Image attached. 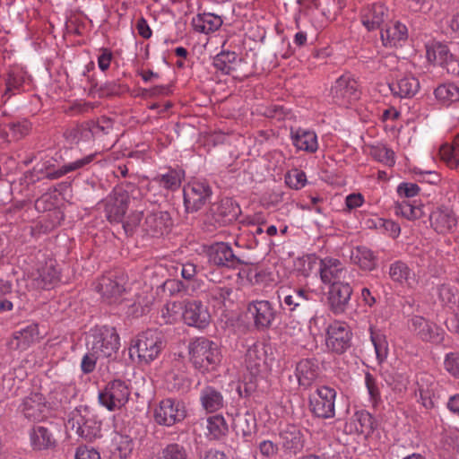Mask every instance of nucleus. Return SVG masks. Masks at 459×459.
I'll list each match as a JSON object with an SVG mask.
<instances>
[{"instance_id": "21", "label": "nucleus", "mask_w": 459, "mask_h": 459, "mask_svg": "<svg viewBox=\"0 0 459 459\" xmlns=\"http://www.w3.org/2000/svg\"><path fill=\"white\" fill-rule=\"evenodd\" d=\"M409 327L423 341L439 343L443 341V330L437 325L426 321L420 316H413L410 320Z\"/></svg>"}, {"instance_id": "24", "label": "nucleus", "mask_w": 459, "mask_h": 459, "mask_svg": "<svg viewBox=\"0 0 459 459\" xmlns=\"http://www.w3.org/2000/svg\"><path fill=\"white\" fill-rule=\"evenodd\" d=\"M376 428L377 423L374 417L365 410L356 411L346 423L347 431L365 437L371 435Z\"/></svg>"}, {"instance_id": "6", "label": "nucleus", "mask_w": 459, "mask_h": 459, "mask_svg": "<svg viewBox=\"0 0 459 459\" xmlns=\"http://www.w3.org/2000/svg\"><path fill=\"white\" fill-rule=\"evenodd\" d=\"M162 347L160 337L153 331L139 334L129 349L130 357L136 356L140 362L148 363L158 356Z\"/></svg>"}, {"instance_id": "15", "label": "nucleus", "mask_w": 459, "mask_h": 459, "mask_svg": "<svg viewBox=\"0 0 459 459\" xmlns=\"http://www.w3.org/2000/svg\"><path fill=\"white\" fill-rule=\"evenodd\" d=\"M183 321L189 326L204 329L210 325L211 314L202 301L188 300L184 303Z\"/></svg>"}, {"instance_id": "13", "label": "nucleus", "mask_w": 459, "mask_h": 459, "mask_svg": "<svg viewBox=\"0 0 459 459\" xmlns=\"http://www.w3.org/2000/svg\"><path fill=\"white\" fill-rule=\"evenodd\" d=\"M331 94L335 103L340 106H348L359 98L358 82L350 75H342L332 86Z\"/></svg>"}, {"instance_id": "41", "label": "nucleus", "mask_w": 459, "mask_h": 459, "mask_svg": "<svg viewBox=\"0 0 459 459\" xmlns=\"http://www.w3.org/2000/svg\"><path fill=\"white\" fill-rule=\"evenodd\" d=\"M442 160L452 169H459V134L453 144H443L439 149Z\"/></svg>"}, {"instance_id": "3", "label": "nucleus", "mask_w": 459, "mask_h": 459, "mask_svg": "<svg viewBox=\"0 0 459 459\" xmlns=\"http://www.w3.org/2000/svg\"><path fill=\"white\" fill-rule=\"evenodd\" d=\"M66 426L88 441L101 437V422L95 412L87 406L74 409L69 415Z\"/></svg>"}, {"instance_id": "56", "label": "nucleus", "mask_w": 459, "mask_h": 459, "mask_svg": "<svg viewBox=\"0 0 459 459\" xmlns=\"http://www.w3.org/2000/svg\"><path fill=\"white\" fill-rule=\"evenodd\" d=\"M143 213L142 212H131L123 221V227L126 233H132L134 229L140 227L143 230L142 222Z\"/></svg>"}, {"instance_id": "33", "label": "nucleus", "mask_w": 459, "mask_h": 459, "mask_svg": "<svg viewBox=\"0 0 459 459\" xmlns=\"http://www.w3.org/2000/svg\"><path fill=\"white\" fill-rule=\"evenodd\" d=\"M221 16L212 13H199L192 19V26L197 32L209 34L219 30L222 25Z\"/></svg>"}, {"instance_id": "16", "label": "nucleus", "mask_w": 459, "mask_h": 459, "mask_svg": "<svg viewBox=\"0 0 459 459\" xmlns=\"http://www.w3.org/2000/svg\"><path fill=\"white\" fill-rule=\"evenodd\" d=\"M212 190L204 181H193L184 187V202L187 211L199 210L210 198Z\"/></svg>"}, {"instance_id": "30", "label": "nucleus", "mask_w": 459, "mask_h": 459, "mask_svg": "<svg viewBox=\"0 0 459 459\" xmlns=\"http://www.w3.org/2000/svg\"><path fill=\"white\" fill-rule=\"evenodd\" d=\"M293 145L299 151L316 152L318 149L316 134L314 131L297 128L290 133Z\"/></svg>"}, {"instance_id": "17", "label": "nucleus", "mask_w": 459, "mask_h": 459, "mask_svg": "<svg viewBox=\"0 0 459 459\" xmlns=\"http://www.w3.org/2000/svg\"><path fill=\"white\" fill-rule=\"evenodd\" d=\"M348 270L338 259L325 257L320 261L319 275L321 281L330 286L347 280Z\"/></svg>"}, {"instance_id": "51", "label": "nucleus", "mask_w": 459, "mask_h": 459, "mask_svg": "<svg viewBox=\"0 0 459 459\" xmlns=\"http://www.w3.org/2000/svg\"><path fill=\"white\" fill-rule=\"evenodd\" d=\"M365 385L369 402L373 406H377L381 401V394L377 379L370 373L365 375Z\"/></svg>"}, {"instance_id": "11", "label": "nucleus", "mask_w": 459, "mask_h": 459, "mask_svg": "<svg viewBox=\"0 0 459 459\" xmlns=\"http://www.w3.org/2000/svg\"><path fill=\"white\" fill-rule=\"evenodd\" d=\"M58 280V272L56 269V261L48 259L44 264L28 274L27 286L36 290L49 289Z\"/></svg>"}, {"instance_id": "25", "label": "nucleus", "mask_w": 459, "mask_h": 459, "mask_svg": "<svg viewBox=\"0 0 459 459\" xmlns=\"http://www.w3.org/2000/svg\"><path fill=\"white\" fill-rule=\"evenodd\" d=\"M430 225L438 234H447L456 227L457 220L453 211L447 208H438L429 216Z\"/></svg>"}, {"instance_id": "49", "label": "nucleus", "mask_w": 459, "mask_h": 459, "mask_svg": "<svg viewBox=\"0 0 459 459\" xmlns=\"http://www.w3.org/2000/svg\"><path fill=\"white\" fill-rule=\"evenodd\" d=\"M183 178L184 172L182 170L171 169L159 177V182L163 187L175 190L180 186Z\"/></svg>"}, {"instance_id": "44", "label": "nucleus", "mask_w": 459, "mask_h": 459, "mask_svg": "<svg viewBox=\"0 0 459 459\" xmlns=\"http://www.w3.org/2000/svg\"><path fill=\"white\" fill-rule=\"evenodd\" d=\"M436 99L444 105L459 100V87L455 83H444L435 90Z\"/></svg>"}, {"instance_id": "50", "label": "nucleus", "mask_w": 459, "mask_h": 459, "mask_svg": "<svg viewBox=\"0 0 459 459\" xmlns=\"http://www.w3.org/2000/svg\"><path fill=\"white\" fill-rule=\"evenodd\" d=\"M370 154L376 160L390 167L395 162L394 152L385 145L373 146Z\"/></svg>"}, {"instance_id": "34", "label": "nucleus", "mask_w": 459, "mask_h": 459, "mask_svg": "<svg viewBox=\"0 0 459 459\" xmlns=\"http://www.w3.org/2000/svg\"><path fill=\"white\" fill-rule=\"evenodd\" d=\"M389 88L394 95L400 98H411L419 91L420 83L414 76L405 75L398 79L396 82L389 85Z\"/></svg>"}, {"instance_id": "28", "label": "nucleus", "mask_w": 459, "mask_h": 459, "mask_svg": "<svg viewBox=\"0 0 459 459\" xmlns=\"http://www.w3.org/2000/svg\"><path fill=\"white\" fill-rule=\"evenodd\" d=\"M388 10L382 4H373L365 7L361 13V22L368 30L380 28L387 19Z\"/></svg>"}, {"instance_id": "23", "label": "nucleus", "mask_w": 459, "mask_h": 459, "mask_svg": "<svg viewBox=\"0 0 459 459\" xmlns=\"http://www.w3.org/2000/svg\"><path fill=\"white\" fill-rule=\"evenodd\" d=\"M21 411L28 420H41L47 417L48 408L43 395L35 393L23 400Z\"/></svg>"}, {"instance_id": "19", "label": "nucleus", "mask_w": 459, "mask_h": 459, "mask_svg": "<svg viewBox=\"0 0 459 459\" xmlns=\"http://www.w3.org/2000/svg\"><path fill=\"white\" fill-rule=\"evenodd\" d=\"M125 278L117 275L116 273H109L102 276L97 285L96 290L108 302H114L125 290Z\"/></svg>"}, {"instance_id": "48", "label": "nucleus", "mask_w": 459, "mask_h": 459, "mask_svg": "<svg viewBox=\"0 0 459 459\" xmlns=\"http://www.w3.org/2000/svg\"><path fill=\"white\" fill-rule=\"evenodd\" d=\"M112 128V122L109 119H102L97 123H91L82 129L83 137L88 138L99 136L101 133L108 134Z\"/></svg>"}, {"instance_id": "61", "label": "nucleus", "mask_w": 459, "mask_h": 459, "mask_svg": "<svg viewBox=\"0 0 459 459\" xmlns=\"http://www.w3.org/2000/svg\"><path fill=\"white\" fill-rule=\"evenodd\" d=\"M385 380L395 391L402 392L406 388V380L401 375L389 376Z\"/></svg>"}, {"instance_id": "46", "label": "nucleus", "mask_w": 459, "mask_h": 459, "mask_svg": "<svg viewBox=\"0 0 459 459\" xmlns=\"http://www.w3.org/2000/svg\"><path fill=\"white\" fill-rule=\"evenodd\" d=\"M184 304L181 302H168L161 309V317L167 324H174L183 319Z\"/></svg>"}, {"instance_id": "14", "label": "nucleus", "mask_w": 459, "mask_h": 459, "mask_svg": "<svg viewBox=\"0 0 459 459\" xmlns=\"http://www.w3.org/2000/svg\"><path fill=\"white\" fill-rule=\"evenodd\" d=\"M307 431L300 427L288 424L282 427L279 433L280 445L286 454L297 455L305 445Z\"/></svg>"}, {"instance_id": "62", "label": "nucleus", "mask_w": 459, "mask_h": 459, "mask_svg": "<svg viewBox=\"0 0 459 459\" xmlns=\"http://www.w3.org/2000/svg\"><path fill=\"white\" fill-rule=\"evenodd\" d=\"M277 450V446L270 440H264L259 444V451L266 458L273 457L276 455Z\"/></svg>"}, {"instance_id": "40", "label": "nucleus", "mask_w": 459, "mask_h": 459, "mask_svg": "<svg viewBox=\"0 0 459 459\" xmlns=\"http://www.w3.org/2000/svg\"><path fill=\"white\" fill-rule=\"evenodd\" d=\"M266 346L262 342H255L247 351L246 363L251 369H258L265 363Z\"/></svg>"}, {"instance_id": "63", "label": "nucleus", "mask_w": 459, "mask_h": 459, "mask_svg": "<svg viewBox=\"0 0 459 459\" xmlns=\"http://www.w3.org/2000/svg\"><path fill=\"white\" fill-rule=\"evenodd\" d=\"M364 203V197L361 194H350L345 198V204L348 210H353L360 207Z\"/></svg>"}, {"instance_id": "5", "label": "nucleus", "mask_w": 459, "mask_h": 459, "mask_svg": "<svg viewBox=\"0 0 459 459\" xmlns=\"http://www.w3.org/2000/svg\"><path fill=\"white\" fill-rule=\"evenodd\" d=\"M186 415L187 409L185 402L174 398L161 400L153 411L154 420L159 425L167 427L184 420Z\"/></svg>"}, {"instance_id": "10", "label": "nucleus", "mask_w": 459, "mask_h": 459, "mask_svg": "<svg viewBox=\"0 0 459 459\" xmlns=\"http://www.w3.org/2000/svg\"><path fill=\"white\" fill-rule=\"evenodd\" d=\"M247 313L254 322L257 329H268L273 324L276 317V310L273 305L264 299H256L248 303Z\"/></svg>"}, {"instance_id": "26", "label": "nucleus", "mask_w": 459, "mask_h": 459, "mask_svg": "<svg viewBox=\"0 0 459 459\" xmlns=\"http://www.w3.org/2000/svg\"><path fill=\"white\" fill-rule=\"evenodd\" d=\"M427 59L434 64L445 67L449 72L451 63H454V56L450 53L448 47L439 41L431 40L426 44Z\"/></svg>"}, {"instance_id": "58", "label": "nucleus", "mask_w": 459, "mask_h": 459, "mask_svg": "<svg viewBox=\"0 0 459 459\" xmlns=\"http://www.w3.org/2000/svg\"><path fill=\"white\" fill-rule=\"evenodd\" d=\"M104 358L95 354L92 351H89L88 352L83 356L82 359V370L84 373H91L94 370L96 366V361L98 359H103Z\"/></svg>"}, {"instance_id": "36", "label": "nucleus", "mask_w": 459, "mask_h": 459, "mask_svg": "<svg viewBox=\"0 0 459 459\" xmlns=\"http://www.w3.org/2000/svg\"><path fill=\"white\" fill-rule=\"evenodd\" d=\"M200 402L203 408L208 412L219 411L223 407L221 394L212 386H206L202 390Z\"/></svg>"}, {"instance_id": "43", "label": "nucleus", "mask_w": 459, "mask_h": 459, "mask_svg": "<svg viewBox=\"0 0 459 459\" xmlns=\"http://www.w3.org/2000/svg\"><path fill=\"white\" fill-rule=\"evenodd\" d=\"M296 377L299 385L308 386L316 377L315 364L308 359L299 361L296 367Z\"/></svg>"}, {"instance_id": "64", "label": "nucleus", "mask_w": 459, "mask_h": 459, "mask_svg": "<svg viewBox=\"0 0 459 459\" xmlns=\"http://www.w3.org/2000/svg\"><path fill=\"white\" fill-rule=\"evenodd\" d=\"M112 59L111 52L104 48L101 50V54L98 57V66L101 71H106Z\"/></svg>"}, {"instance_id": "45", "label": "nucleus", "mask_w": 459, "mask_h": 459, "mask_svg": "<svg viewBox=\"0 0 459 459\" xmlns=\"http://www.w3.org/2000/svg\"><path fill=\"white\" fill-rule=\"evenodd\" d=\"M238 61V55L233 51H222L214 59V65L217 69L225 74H230L235 68Z\"/></svg>"}, {"instance_id": "55", "label": "nucleus", "mask_w": 459, "mask_h": 459, "mask_svg": "<svg viewBox=\"0 0 459 459\" xmlns=\"http://www.w3.org/2000/svg\"><path fill=\"white\" fill-rule=\"evenodd\" d=\"M95 154H90L85 156L84 158L65 164L60 168L59 175L62 176L71 171L82 168L83 166L91 163L93 160Z\"/></svg>"}, {"instance_id": "53", "label": "nucleus", "mask_w": 459, "mask_h": 459, "mask_svg": "<svg viewBox=\"0 0 459 459\" xmlns=\"http://www.w3.org/2000/svg\"><path fill=\"white\" fill-rule=\"evenodd\" d=\"M186 449L178 444H170L167 446L157 459H186Z\"/></svg>"}, {"instance_id": "32", "label": "nucleus", "mask_w": 459, "mask_h": 459, "mask_svg": "<svg viewBox=\"0 0 459 459\" xmlns=\"http://www.w3.org/2000/svg\"><path fill=\"white\" fill-rule=\"evenodd\" d=\"M39 327L30 325L16 332L10 342V347L14 350L25 351L39 339Z\"/></svg>"}, {"instance_id": "54", "label": "nucleus", "mask_w": 459, "mask_h": 459, "mask_svg": "<svg viewBox=\"0 0 459 459\" xmlns=\"http://www.w3.org/2000/svg\"><path fill=\"white\" fill-rule=\"evenodd\" d=\"M377 221L380 232L387 234L393 238L399 237L401 233V228L397 222L384 218L382 220H377Z\"/></svg>"}, {"instance_id": "35", "label": "nucleus", "mask_w": 459, "mask_h": 459, "mask_svg": "<svg viewBox=\"0 0 459 459\" xmlns=\"http://www.w3.org/2000/svg\"><path fill=\"white\" fill-rule=\"evenodd\" d=\"M407 38V28L399 22H394L381 30V39L385 46L395 47Z\"/></svg>"}, {"instance_id": "12", "label": "nucleus", "mask_w": 459, "mask_h": 459, "mask_svg": "<svg viewBox=\"0 0 459 459\" xmlns=\"http://www.w3.org/2000/svg\"><path fill=\"white\" fill-rule=\"evenodd\" d=\"M129 203L130 196L128 192L121 187L115 188L105 202L107 219L111 223L122 222Z\"/></svg>"}, {"instance_id": "2", "label": "nucleus", "mask_w": 459, "mask_h": 459, "mask_svg": "<svg viewBox=\"0 0 459 459\" xmlns=\"http://www.w3.org/2000/svg\"><path fill=\"white\" fill-rule=\"evenodd\" d=\"M89 351L108 359L115 355L120 346L119 335L114 327L96 326L90 330L86 338Z\"/></svg>"}, {"instance_id": "52", "label": "nucleus", "mask_w": 459, "mask_h": 459, "mask_svg": "<svg viewBox=\"0 0 459 459\" xmlns=\"http://www.w3.org/2000/svg\"><path fill=\"white\" fill-rule=\"evenodd\" d=\"M285 183L293 189H301L307 184L305 172L298 169L290 170L285 176Z\"/></svg>"}, {"instance_id": "22", "label": "nucleus", "mask_w": 459, "mask_h": 459, "mask_svg": "<svg viewBox=\"0 0 459 459\" xmlns=\"http://www.w3.org/2000/svg\"><path fill=\"white\" fill-rule=\"evenodd\" d=\"M208 258L213 264L229 268H235L241 263L230 246L223 242L215 243L209 247Z\"/></svg>"}, {"instance_id": "38", "label": "nucleus", "mask_w": 459, "mask_h": 459, "mask_svg": "<svg viewBox=\"0 0 459 459\" xmlns=\"http://www.w3.org/2000/svg\"><path fill=\"white\" fill-rule=\"evenodd\" d=\"M351 258L361 269L371 271L377 265V258L374 253L366 247H356L352 249Z\"/></svg>"}, {"instance_id": "7", "label": "nucleus", "mask_w": 459, "mask_h": 459, "mask_svg": "<svg viewBox=\"0 0 459 459\" xmlns=\"http://www.w3.org/2000/svg\"><path fill=\"white\" fill-rule=\"evenodd\" d=\"M345 6L343 0H311L307 5V15L317 28L333 21Z\"/></svg>"}, {"instance_id": "18", "label": "nucleus", "mask_w": 459, "mask_h": 459, "mask_svg": "<svg viewBox=\"0 0 459 459\" xmlns=\"http://www.w3.org/2000/svg\"><path fill=\"white\" fill-rule=\"evenodd\" d=\"M31 449L36 452L51 451L56 449L57 440L54 433L47 427L34 425L28 432Z\"/></svg>"}, {"instance_id": "37", "label": "nucleus", "mask_w": 459, "mask_h": 459, "mask_svg": "<svg viewBox=\"0 0 459 459\" xmlns=\"http://www.w3.org/2000/svg\"><path fill=\"white\" fill-rule=\"evenodd\" d=\"M206 430V436L209 439L219 440L227 435L229 427L224 417L216 414L207 418Z\"/></svg>"}, {"instance_id": "1", "label": "nucleus", "mask_w": 459, "mask_h": 459, "mask_svg": "<svg viewBox=\"0 0 459 459\" xmlns=\"http://www.w3.org/2000/svg\"><path fill=\"white\" fill-rule=\"evenodd\" d=\"M188 355L193 366L202 373L215 370L221 360L217 343L205 337H197L189 342Z\"/></svg>"}, {"instance_id": "60", "label": "nucleus", "mask_w": 459, "mask_h": 459, "mask_svg": "<svg viewBox=\"0 0 459 459\" xmlns=\"http://www.w3.org/2000/svg\"><path fill=\"white\" fill-rule=\"evenodd\" d=\"M75 459H100V454L94 447L81 446L75 451Z\"/></svg>"}, {"instance_id": "9", "label": "nucleus", "mask_w": 459, "mask_h": 459, "mask_svg": "<svg viewBox=\"0 0 459 459\" xmlns=\"http://www.w3.org/2000/svg\"><path fill=\"white\" fill-rule=\"evenodd\" d=\"M336 391L328 386H320L310 398L313 413L320 418L330 419L335 414Z\"/></svg>"}, {"instance_id": "57", "label": "nucleus", "mask_w": 459, "mask_h": 459, "mask_svg": "<svg viewBox=\"0 0 459 459\" xmlns=\"http://www.w3.org/2000/svg\"><path fill=\"white\" fill-rule=\"evenodd\" d=\"M444 366L446 370L454 377L459 378V354L449 353L446 356Z\"/></svg>"}, {"instance_id": "8", "label": "nucleus", "mask_w": 459, "mask_h": 459, "mask_svg": "<svg viewBox=\"0 0 459 459\" xmlns=\"http://www.w3.org/2000/svg\"><path fill=\"white\" fill-rule=\"evenodd\" d=\"M130 389L121 380H114L108 383L106 387L99 393L100 403L108 411L121 409L128 402Z\"/></svg>"}, {"instance_id": "39", "label": "nucleus", "mask_w": 459, "mask_h": 459, "mask_svg": "<svg viewBox=\"0 0 459 459\" xmlns=\"http://www.w3.org/2000/svg\"><path fill=\"white\" fill-rule=\"evenodd\" d=\"M369 334L377 359L379 363H382L386 359L389 353L386 337L383 333L377 330L374 325L369 326Z\"/></svg>"}, {"instance_id": "47", "label": "nucleus", "mask_w": 459, "mask_h": 459, "mask_svg": "<svg viewBox=\"0 0 459 459\" xmlns=\"http://www.w3.org/2000/svg\"><path fill=\"white\" fill-rule=\"evenodd\" d=\"M437 295L444 306L454 308L459 302V291L449 284H442L437 288Z\"/></svg>"}, {"instance_id": "4", "label": "nucleus", "mask_w": 459, "mask_h": 459, "mask_svg": "<svg viewBox=\"0 0 459 459\" xmlns=\"http://www.w3.org/2000/svg\"><path fill=\"white\" fill-rule=\"evenodd\" d=\"M352 331L350 325L341 320L329 323L325 330V346L328 352L336 355L345 353L351 346Z\"/></svg>"}, {"instance_id": "27", "label": "nucleus", "mask_w": 459, "mask_h": 459, "mask_svg": "<svg viewBox=\"0 0 459 459\" xmlns=\"http://www.w3.org/2000/svg\"><path fill=\"white\" fill-rule=\"evenodd\" d=\"M389 276L393 281L407 289H414L419 282L415 273L401 261H396L390 265Z\"/></svg>"}, {"instance_id": "42", "label": "nucleus", "mask_w": 459, "mask_h": 459, "mask_svg": "<svg viewBox=\"0 0 459 459\" xmlns=\"http://www.w3.org/2000/svg\"><path fill=\"white\" fill-rule=\"evenodd\" d=\"M132 438L127 435L115 433L112 437V452L120 459L127 458L133 451Z\"/></svg>"}, {"instance_id": "59", "label": "nucleus", "mask_w": 459, "mask_h": 459, "mask_svg": "<svg viewBox=\"0 0 459 459\" xmlns=\"http://www.w3.org/2000/svg\"><path fill=\"white\" fill-rule=\"evenodd\" d=\"M420 192V187L415 183L403 182L398 185L397 194L401 197L411 198L416 196Z\"/></svg>"}, {"instance_id": "20", "label": "nucleus", "mask_w": 459, "mask_h": 459, "mask_svg": "<svg viewBox=\"0 0 459 459\" xmlns=\"http://www.w3.org/2000/svg\"><path fill=\"white\" fill-rule=\"evenodd\" d=\"M351 294L352 288L347 281L330 286L327 299L332 311L337 315L343 313L351 300Z\"/></svg>"}, {"instance_id": "31", "label": "nucleus", "mask_w": 459, "mask_h": 459, "mask_svg": "<svg viewBox=\"0 0 459 459\" xmlns=\"http://www.w3.org/2000/svg\"><path fill=\"white\" fill-rule=\"evenodd\" d=\"M394 213L408 221H416L425 215V206L419 200H403L394 204Z\"/></svg>"}, {"instance_id": "29", "label": "nucleus", "mask_w": 459, "mask_h": 459, "mask_svg": "<svg viewBox=\"0 0 459 459\" xmlns=\"http://www.w3.org/2000/svg\"><path fill=\"white\" fill-rule=\"evenodd\" d=\"M170 225V218L166 212H152L145 216L143 230L152 236L162 235Z\"/></svg>"}]
</instances>
